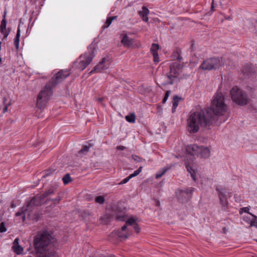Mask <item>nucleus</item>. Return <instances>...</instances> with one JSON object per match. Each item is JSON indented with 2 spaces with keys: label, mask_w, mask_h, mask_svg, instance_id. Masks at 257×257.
<instances>
[{
  "label": "nucleus",
  "mask_w": 257,
  "mask_h": 257,
  "mask_svg": "<svg viewBox=\"0 0 257 257\" xmlns=\"http://www.w3.org/2000/svg\"><path fill=\"white\" fill-rule=\"evenodd\" d=\"M229 117L228 106L224 103L222 93H217L210 107L194 112L188 119V130L191 133H197L201 127L219 125Z\"/></svg>",
  "instance_id": "nucleus-1"
},
{
  "label": "nucleus",
  "mask_w": 257,
  "mask_h": 257,
  "mask_svg": "<svg viewBox=\"0 0 257 257\" xmlns=\"http://www.w3.org/2000/svg\"><path fill=\"white\" fill-rule=\"evenodd\" d=\"M54 239L53 232L48 229L39 231L35 236L33 245L39 257H57L56 252L51 247Z\"/></svg>",
  "instance_id": "nucleus-2"
},
{
  "label": "nucleus",
  "mask_w": 257,
  "mask_h": 257,
  "mask_svg": "<svg viewBox=\"0 0 257 257\" xmlns=\"http://www.w3.org/2000/svg\"><path fill=\"white\" fill-rule=\"evenodd\" d=\"M39 203L35 198H32L31 200L28 202L26 205L23 206L21 211L16 213V216L22 215V219L25 221L26 218L33 220H38L39 218V213L37 212V207Z\"/></svg>",
  "instance_id": "nucleus-3"
},
{
  "label": "nucleus",
  "mask_w": 257,
  "mask_h": 257,
  "mask_svg": "<svg viewBox=\"0 0 257 257\" xmlns=\"http://www.w3.org/2000/svg\"><path fill=\"white\" fill-rule=\"evenodd\" d=\"M230 94L233 102L240 106L246 105L250 100L247 94L236 86L231 88Z\"/></svg>",
  "instance_id": "nucleus-4"
},
{
  "label": "nucleus",
  "mask_w": 257,
  "mask_h": 257,
  "mask_svg": "<svg viewBox=\"0 0 257 257\" xmlns=\"http://www.w3.org/2000/svg\"><path fill=\"white\" fill-rule=\"evenodd\" d=\"M112 210L115 211L116 219L118 221H123L125 224L122 226L121 230L118 231L117 235L121 240H125L127 238L126 233H123V231L126 229L128 225V216L124 213L123 210L121 207L114 205L112 207Z\"/></svg>",
  "instance_id": "nucleus-5"
},
{
  "label": "nucleus",
  "mask_w": 257,
  "mask_h": 257,
  "mask_svg": "<svg viewBox=\"0 0 257 257\" xmlns=\"http://www.w3.org/2000/svg\"><path fill=\"white\" fill-rule=\"evenodd\" d=\"M49 82L46 84L44 88L38 94L37 98V106L40 108H44L52 94L54 88Z\"/></svg>",
  "instance_id": "nucleus-6"
},
{
  "label": "nucleus",
  "mask_w": 257,
  "mask_h": 257,
  "mask_svg": "<svg viewBox=\"0 0 257 257\" xmlns=\"http://www.w3.org/2000/svg\"><path fill=\"white\" fill-rule=\"evenodd\" d=\"M224 65L222 57H213L204 60L199 66L203 70L218 69Z\"/></svg>",
  "instance_id": "nucleus-7"
},
{
  "label": "nucleus",
  "mask_w": 257,
  "mask_h": 257,
  "mask_svg": "<svg viewBox=\"0 0 257 257\" xmlns=\"http://www.w3.org/2000/svg\"><path fill=\"white\" fill-rule=\"evenodd\" d=\"M88 53H85L80 56L78 60V68L83 70L92 61L95 56L96 51L94 45L91 44L88 47Z\"/></svg>",
  "instance_id": "nucleus-8"
},
{
  "label": "nucleus",
  "mask_w": 257,
  "mask_h": 257,
  "mask_svg": "<svg viewBox=\"0 0 257 257\" xmlns=\"http://www.w3.org/2000/svg\"><path fill=\"white\" fill-rule=\"evenodd\" d=\"M194 191V188L193 187L178 189L176 191V195L178 201L181 203H187L192 198Z\"/></svg>",
  "instance_id": "nucleus-9"
},
{
  "label": "nucleus",
  "mask_w": 257,
  "mask_h": 257,
  "mask_svg": "<svg viewBox=\"0 0 257 257\" xmlns=\"http://www.w3.org/2000/svg\"><path fill=\"white\" fill-rule=\"evenodd\" d=\"M70 75V73L67 70H60L55 77L51 78L49 83L55 87L58 84Z\"/></svg>",
  "instance_id": "nucleus-10"
},
{
  "label": "nucleus",
  "mask_w": 257,
  "mask_h": 257,
  "mask_svg": "<svg viewBox=\"0 0 257 257\" xmlns=\"http://www.w3.org/2000/svg\"><path fill=\"white\" fill-rule=\"evenodd\" d=\"M57 191V187L52 186L49 189L46 190L44 193L42 194L39 197L35 196L32 198L36 199L37 201H38L39 203L38 204V206L40 205L42 202H43L45 199L47 198V200H51V199L49 197H50L52 194L55 193Z\"/></svg>",
  "instance_id": "nucleus-11"
},
{
  "label": "nucleus",
  "mask_w": 257,
  "mask_h": 257,
  "mask_svg": "<svg viewBox=\"0 0 257 257\" xmlns=\"http://www.w3.org/2000/svg\"><path fill=\"white\" fill-rule=\"evenodd\" d=\"M141 219L136 216L130 215V233L134 231L138 234L141 228L138 223L140 222ZM131 234H130V236Z\"/></svg>",
  "instance_id": "nucleus-12"
},
{
  "label": "nucleus",
  "mask_w": 257,
  "mask_h": 257,
  "mask_svg": "<svg viewBox=\"0 0 257 257\" xmlns=\"http://www.w3.org/2000/svg\"><path fill=\"white\" fill-rule=\"evenodd\" d=\"M215 190L218 192L220 204L223 207V209L226 210L227 209L228 205L226 191L223 189H219L218 187H216Z\"/></svg>",
  "instance_id": "nucleus-13"
},
{
  "label": "nucleus",
  "mask_w": 257,
  "mask_h": 257,
  "mask_svg": "<svg viewBox=\"0 0 257 257\" xmlns=\"http://www.w3.org/2000/svg\"><path fill=\"white\" fill-rule=\"evenodd\" d=\"M183 68V64L178 62H173L170 65L169 72L178 79V76L182 72Z\"/></svg>",
  "instance_id": "nucleus-14"
},
{
  "label": "nucleus",
  "mask_w": 257,
  "mask_h": 257,
  "mask_svg": "<svg viewBox=\"0 0 257 257\" xmlns=\"http://www.w3.org/2000/svg\"><path fill=\"white\" fill-rule=\"evenodd\" d=\"M198 150H199V147L197 145L188 146L186 149L187 154L193 156H198Z\"/></svg>",
  "instance_id": "nucleus-15"
},
{
  "label": "nucleus",
  "mask_w": 257,
  "mask_h": 257,
  "mask_svg": "<svg viewBox=\"0 0 257 257\" xmlns=\"http://www.w3.org/2000/svg\"><path fill=\"white\" fill-rule=\"evenodd\" d=\"M105 61V59L103 58L102 60L100 62H99V63L97 65L95 66L93 68V69L89 73L92 74L94 72H100L102 70H104L105 69H107L108 66L104 64Z\"/></svg>",
  "instance_id": "nucleus-16"
},
{
  "label": "nucleus",
  "mask_w": 257,
  "mask_h": 257,
  "mask_svg": "<svg viewBox=\"0 0 257 257\" xmlns=\"http://www.w3.org/2000/svg\"><path fill=\"white\" fill-rule=\"evenodd\" d=\"M165 76L168 80L162 84L164 86H166L168 85H172L175 82H177V80L178 81H179V79H178L176 77H175L169 72V73H167L165 75Z\"/></svg>",
  "instance_id": "nucleus-17"
},
{
  "label": "nucleus",
  "mask_w": 257,
  "mask_h": 257,
  "mask_svg": "<svg viewBox=\"0 0 257 257\" xmlns=\"http://www.w3.org/2000/svg\"><path fill=\"white\" fill-rule=\"evenodd\" d=\"M19 239L16 238L13 242L12 249L17 254H21L24 251L23 248L19 244Z\"/></svg>",
  "instance_id": "nucleus-18"
},
{
  "label": "nucleus",
  "mask_w": 257,
  "mask_h": 257,
  "mask_svg": "<svg viewBox=\"0 0 257 257\" xmlns=\"http://www.w3.org/2000/svg\"><path fill=\"white\" fill-rule=\"evenodd\" d=\"M159 49V45L158 44L153 43L151 48V52L154 57V61L156 62L159 61V58L158 50Z\"/></svg>",
  "instance_id": "nucleus-19"
},
{
  "label": "nucleus",
  "mask_w": 257,
  "mask_h": 257,
  "mask_svg": "<svg viewBox=\"0 0 257 257\" xmlns=\"http://www.w3.org/2000/svg\"><path fill=\"white\" fill-rule=\"evenodd\" d=\"M210 152L209 149L207 147H203V146L199 147V150H198V156L201 158H206L210 156Z\"/></svg>",
  "instance_id": "nucleus-20"
},
{
  "label": "nucleus",
  "mask_w": 257,
  "mask_h": 257,
  "mask_svg": "<svg viewBox=\"0 0 257 257\" xmlns=\"http://www.w3.org/2000/svg\"><path fill=\"white\" fill-rule=\"evenodd\" d=\"M152 90V88L149 86L142 85L138 87V91L142 94H146L149 93Z\"/></svg>",
  "instance_id": "nucleus-21"
},
{
  "label": "nucleus",
  "mask_w": 257,
  "mask_h": 257,
  "mask_svg": "<svg viewBox=\"0 0 257 257\" xmlns=\"http://www.w3.org/2000/svg\"><path fill=\"white\" fill-rule=\"evenodd\" d=\"M149 13V10L146 7H143L142 11H140L139 14L143 21L145 22H147L148 21V15Z\"/></svg>",
  "instance_id": "nucleus-22"
},
{
  "label": "nucleus",
  "mask_w": 257,
  "mask_h": 257,
  "mask_svg": "<svg viewBox=\"0 0 257 257\" xmlns=\"http://www.w3.org/2000/svg\"><path fill=\"white\" fill-rule=\"evenodd\" d=\"M186 168L188 172L190 173L192 179L196 181V171L194 170L191 166L189 165L188 163H185Z\"/></svg>",
  "instance_id": "nucleus-23"
},
{
  "label": "nucleus",
  "mask_w": 257,
  "mask_h": 257,
  "mask_svg": "<svg viewBox=\"0 0 257 257\" xmlns=\"http://www.w3.org/2000/svg\"><path fill=\"white\" fill-rule=\"evenodd\" d=\"M6 12H5L3 16V19L0 26V31L2 34H5V32H6V30L7 20L6 19Z\"/></svg>",
  "instance_id": "nucleus-24"
},
{
  "label": "nucleus",
  "mask_w": 257,
  "mask_h": 257,
  "mask_svg": "<svg viewBox=\"0 0 257 257\" xmlns=\"http://www.w3.org/2000/svg\"><path fill=\"white\" fill-rule=\"evenodd\" d=\"M20 33H21L20 29L19 27L18 28V30H17V34H16V37L14 39V45L15 46L17 50H18L19 48Z\"/></svg>",
  "instance_id": "nucleus-25"
},
{
  "label": "nucleus",
  "mask_w": 257,
  "mask_h": 257,
  "mask_svg": "<svg viewBox=\"0 0 257 257\" xmlns=\"http://www.w3.org/2000/svg\"><path fill=\"white\" fill-rule=\"evenodd\" d=\"M182 99V98L179 97L178 95H175L173 97V106H172V112H173L175 111L176 107L178 106L179 104V101L180 100Z\"/></svg>",
  "instance_id": "nucleus-26"
},
{
  "label": "nucleus",
  "mask_w": 257,
  "mask_h": 257,
  "mask_svg": "<svg viewBox=\"0 0 257 257\" xmlns=\"http://www.w3.org/2000/svg\"><path fill=\"white\" fill-rule=\"evenodd\" d=\"M93 146L92 144H89L88 146L85 145L83 146L82 148L78 151V154L86 155L88 152L89 148Z\"/></svg>",
  "instance_id": "nucleus-27"
},
{
  "label": "nucleus",
  "mask_w": 257,
  "mask_h": 257,
  "mask_svg": "<svg viewBox=\"0 0 257 257\" xmlns=\"http://www.w3.org/2000/svg\"><path fill=\"white\" fill-rule=\"evenodd\" d=\"M117 18V16H113L107 18L105 24L102 26V28L105 29L108 28L111 24L112 21Z\"/></svg>",
  "instance_id": "nucleus-28"
},
{
  "label": "nucleus",
  "mask_w": 257,
  "mask_h": 257,
  "mask_svg": "<svg viewBox=\"0 0 257 257\" xmlns=\"http://www.w3.org/2000/svg\"><path fill=\"white\" fill-rule=\"evenodd\" d=\"M251 71V67L249 65H244L242 69V72L245 75L248 76Z\"/></svg>",
  "instance_id": "nucleus-29"
},
{
  "label": "nucleus",
  "mask_w": 257,
  "mask_h": 257,
  "mask_svg": "<svg viewBox=\"0 0 257 257\" xmlns=\"http://www.w3.org/2000/svg\"><path fill=\"white\" fill-rule=\"evenodd\" d=\"M249 209L248 207H242L240 209L239 213L242 214L243 212L247 213L248 214L251 215L253 217V218H256L257 216H256L255 215H254L252 214V213H251L250 212H249Z\"/></svg>",
  "instance_id": "nucleus-30"
},
{
  "label": "nucleus",
  "mask_w": 257,
  "mask_h": 257,
  "mask_svg": "<svg viewBox=\"0 0 257 257\" xmlns=\"http://www.w3.org/2000/svg\"><path fill=\"white\" fill-rule=\"evenodd\" d=\"M142 166H140L138 170L135 171L133 173L130 174V179L138 175L142 171Z\"/></svg>",
  "instance_id": "nucleus-31"
},
{
  "label": "nucleus",
  "mask_w": 257,
  "mask_h": 257,
  "mask_svg": "<svg viewBox=\"0 0 257 257\" xmlns=\"http://www.w3.org/2000/svg\"><path fill=\"white\" fill-rule=\"evenodd\" d=\"M95 201L100 204H103L105 202L104 197L103 196H98L95 197Z\"/></svg>",
  "instance_id": "nucleus-32"
},
{
  "label": "nucleus",
  "mask_w": 257,
  "mask_h": 257,
  "mask_svg": "<svg viewBox=\"0 0 257 257\" xmlns=\"http://www.w3.org/2000/svg\"><path fill=\"white\" fill-rule=\"evenodd\" d=\"M62 180L63 181V183L64 184H67L68 183H69L70 182H71L72 181L70 176L69 174H66L63 177Z\"/></svg>",
  "instance_id": "nucleus-33"
},
{
  "label": "nucleus",
  "mask_w": 257,
  "mask_h": 257,
  "mask_svg": "<svg viewBox=\"0 0 257 257\" xmlns=\"http://www.w3.org/2000/svg\"><path fill=\"white\" fill-rule=\"evenodd\" d=\"M142 158L138 156L132 155V159L130 161L131 163H139L142 161Z\"/></svg>",
  "instance_id": "nucleus-34"
},
{
  "label": "nucleus",
  "mask_w": 257,
  "mask_h": 257,
  "mask_svg": "<svg viewBox=\"0 0 257 257\" xmlns=\"http://www.w3.org/2000/svg\"><path fill=\"white\" fill-rule=\"evenodd\" d=\"M121 43L125 46H128V38L127 34H125L121 41Z\"/></svg>",
  "instance_id": "nucleus-35"
},
{
  "label": "nucleus",
  "mask_w": 257,
  "mask_h": 257,
  "mask_svg": "<svg viewBox=\"0 0 257 257\" xmlns=\"http://www.w3.org/2000/svg\"><path fill=\"white\" fill-rule=\"evenodd\" d=\"M135 42L136 41H135V40L134 39H132V38H130V41H129L130 47H134V48L138 47L140 45L138 44L137 43H134V42Z\"/></svg>",
  "instance_id": "nucleus-36"
},
{
  "label": "nucleus",
  "mask_w": 257,
  "mask_h": 257,
  "mask_svg": "<svg viewBox=\"0 0 257 257\" xmlns=\"http://www.w3.org/2000/svg\"><path fill=\"white\" fill-rule=\"evenodd\" d=\"M170 94V90H167L166 91V93H165V96L162 101V103L164 104L166 103L167 100L168 99L169 96V95Z\"/></svg>",
  "instance_id": "nucleus-37"
},
{
  "label": "nucleus",
  "mask_w": 257,
  "mask_h": 257,
  "mask_svg": "<svg viewBox=\"0 0 257 257\" xmlns=\"http://www.w3.org/2000/svg\"><path fill=\"white\" fill-rule=\"evenodd\" d=\"M136 118V116L135 113H130V123L135 122Z\"/></svg>",
  "instance_id": "nucleus-38"
},
{
  "label": "nucleus",
  "mask_w": 257,
  "mask_h": 257,
  "mask_svg": "<svg viewBox=\"0 0 257 257\" xmlns=\"http://www.w3.org/2000/svg\"><path fill=\"white\" fill-rule=\"evenodd\" d=\"M7 231V228L5 226V224L4 222L0 223V232H4Z\"/></svg>",
  "instance_id": "nucleus-39"
},
{
  "label": "nucleus",
  "mask_w": 257,
  "mask_h": 257,
  "mask_svg": "<svg viewBox=\"0 0 257 257\" xmlns=\"http://www.w3.org/2000/svg\"><path fill=\"white\" fill-rule=\"evenodd\" d=\"M167 170H168V168H164L163 169V170L162 172L160 174H157L156 175V178H157V179L160 178L162 175H163L166 173V172Z\"/></svg>",
  "instance_id": "nucleus-40"
},
{
  "label": "nucleus",
  "mask_w": 257,
  "mask_h": 257,
  "mask_svg": "<svg viewBox=\"0 0 257 257\" xmlns=\"http://www.w3.org/2000/svg\"><path fill=\"white\" fill-rule=\"evenodd\" d=\"M12 104V103L11 101L8 102V104H7V105H4L3 109V112L5 113L7 111H8V107L9 106H10Z\"/></svg>",
  "instance_id": "nucleus-41"
},
{
  "label": "nucleus",
  "mask_w": 257,
  "mask_h": 257,
  "mask_svg": "<svg viewBox=\"0 0 257 257\" xmlns=\"http://www.w3.org/2000/svg\"><path fill=\"white\" fill-rule=\"evenodd\" d=\"M250 225L255 226L257 228V218L250 220Z\"/></svg>",
  "instance_id": "nucleus-42"
},
{
  "label": "nucleus",
  "mask_w": 257,
  "mask_h": 257,
  "mask_svg": "<svg viewBox=\"0 0 257 257\" xmlns=\"http://www.w3.org/2000/svg\"><path fill=\"white\" fill-rule=\"evenodd\" d=\"M191 45L189 49V50L191 52H193L194 50V42L193 41H192L191 42Z\"/></svg>",
  "instance_id": "nucleus-43"
},
{
  "label": "nucleus",
  "mask_w": 257,
  "mask_h": 257,
  "mask_svg": "<svg viewBox=\"0 0 257 257\" xmlns=\"http://www.w3.org/2000/svg\"><path fill=\"white\" fill-rule=\"evenodd\" d=\"M128 181V176L124 178L122 181L119 183V185L127 183Z\"/></svg>",
  "instance_id": "nucleus-44"
},
{
  "label": "nucleus",
  "mask_w": 257,
  "mask_h": 257,
  "mask_svg": "<svg viewBox=\"0 0 257 257\" xmlns=\"http://www.w3.org/2000/svg\"><path fill=\"white\" fill-rule=\"evenodd\" d=\"M254 219V218H252V219H251L250 217H247V216H244V220L247 222H249V223L250 224V220H253Z\"/></svg>",
  "instance_id": "nucleus-45"
},
{
  "label": "nucleus",
  "mask_w": 257,
  "mask_h": 257,
  "mask_svg": "<svg viewBox=\"0 0 257 257\" xmlns=\"http://www.w3.org/2000/svg\"><path fill=\"white\" fill-rule=\"evenodd\" d=\"M10 101L7 98L4 97L3 98V104L4 105H7V104H8V102Z\"/></svg>",
  "instance_id": "nucleus-46"
},
{
  "label": "nucleus",
  "mask_w": 257,
  "mask_h": 257,
  "mask_svg": "<svg viewBox=\"0 0 257 257\" xmlns=\"http://www.w3.org/2000/svg\"><path fill=\"white\" fill-rule=\"evenodd\" d=\"M116 149L117 150H123L124 149H126V148L122 146H117L116 147Z\"/></svg>",
  "instance_id": "nucleus-47"
},
{
  "label": "nucleus",
  "mask_w": 257,
  "mask_h": 257,
  "mask_svg": "<svg viewBox=\"0 0 257 257\" xmlns=\"http://www.w3.org/2000/svg\"><path fill=\"white\" fill-rule=\"evenodd\" d=\"M61 200L60 198L59 197H57V198H55V199H52V200L53 201H57V202H59L60 200Z\"/></svg>",
  "instance_id": "nucleus-48"
},
{
  "label": "nucleus",
  "mask_w": 257,
  "mask_h": 257,
  "mask_svg": "<svg viewBox=\"0 0 257 257\" xmlns=\"http://www.w3.org/2000/svg\"><path fill=\"white\" fill-rule=\"evenodd\" d=\"M214 1H212V2L211 3V11H214Z\"/></svg>",
  "instance_id": "nucleus-49"
},
{
  "label": "nucleus",
  "mask_w": 257,
  "mask_h": 257,
  "mask_svg": "<svg viewBox=\"0 0 257 257\" xmlns=\"http://www.w3.org/2000/svg\"><path fill=\"white\" fill-rule=\"evenodd\" d=\"M182 57L179 54H178V56L177 57V59L178 61H180L182 60Z\"/></svg>",
  "instance_id": "nucleus-50"
},
{
  "label": "nucleus",
  "mask_w": 257,
  "mask_h": 257,
  "mask_svg": "<svg viewBox=\"0 0 257 257\" xmlns=\"http://www.w3.org/2000/svg\"><path fill=\"white\" fill-rule=\"evenodd\" d=\"M9 32H8V33H7V32L6 31V32H5V34H3L4 35V38H6L8 37V35H9Z\"/></svg>",
  "instance_id": "nucleus-51"
},
{
  "label": "nucleus",
  "mask_w": 257,
  "mask_h": 257,
  "mask_svg": "<svg viewBox=\"0 0 257 257\" xmlns=\"http://www.w3.org/2000/svg\"><path fill=\"white\" fill-rule=\"evenodd\" d=\"M156 205L157 206H159L160 205V203L159 201L157 200L156 201Z\"/></svg>",
  "instance_id": "nucleus-52"
},
{
  "label": "nucleus",
  "mask_w": 257,
  "mask_h": 257,
  "mask_svg": "<svg viewBox=\"0 0 257 257\" xmlns=\"http://www.w3.org/2000/svg\"><path fill=\"white\" fill-rule=\"evenodd\" d=\"M16 204H15V203H12L11 204V207L12 208H15V207H16Z\"/></svg>",
  "instance_id": "nucleus-53"
},
{
  "label": "nucleus",
  "mask_w": 257,
  "mask_h": 257,
  "mask_svg": "<svg viewBox=\"0 0 257 257\" xmlns=\"http://www.w3.org/2000/svg\"><path fill=\"white\" fill-rule=\"evenodd\" d=\"M125 118L126 120L128 122V114L125 116Z\"/></svg>",
  "instance_id": "nucleus-54"
},
{
  "label": "nucleus",
  "mask_w": 257,
  "mask_h": 257,
  "mask_svg": "<svg viewBox=\"0 0 257 257\" xmlns=\"http://www.w3.org/2000/svg\"><path fill=\"white\" fill-rule=\"evenodd\" d=\"M222 232H223V233H225V232H226V228L225 227L222 228Z\"/></svg>",
  "instance_id": "nucleus-55"
},
{
  "label": "nucleus",
  "mask_w": 257,
  "mask_h": 257,
  "mask_svg": "<svg viewBox=\"0 0 257 257\" xmlns=\"http://www.w3.org/2000/svg\"><path fill=\"white\" fill-rule=\"evenodd\" d=\"M102 99H103L102 98H98V101L100 102L102 100Z\"/></svg>",
  "instance_id": "nucleus-56"
},
{
  "label": "nucleus",
  "mask_w": 257,
  "mask_h": 257,
  "mask_svg": "<svg viewBox=\"0 0 257 257\" xmlns=\"http://www.w3.org/2000/svg\"><path fill=\"white\" fill-rule=\"evenodd\" d=\"M133 169H134V168H130V170H133Z\"/></svg>",
  "instance_id": "nucleus-57"
},
{
  "label": "nucleus",
  "mask_w": 257,
  "mask_h": 257,
  "mask_svg": "<svg viewBox=\"0 0 257 257\" xmlns=\"http://www.w3.org/2000/svg\"><path fill=\"white\" fill-rule=\"evenodd\" d=\"M49 174V173H47V174H46V175H47H47H48Z\"/></svg>",
  "instance_id": "nucleus-58"
},
{
  "label": "nucleus",
  "mask_w": 257,
  "mask_h": 257,
  "mask_svg": "<svg viewBox=\"0 0 257 257\" xmlns=\"http://www.w3.org/2000/svg\"><path fill=\"white\" fill-rule=\"evenodd\" d=\"M255 240L257 242V239H255Z\"/></svg>",
  "instance_id": "nucleus-59"
}]
</instances>
